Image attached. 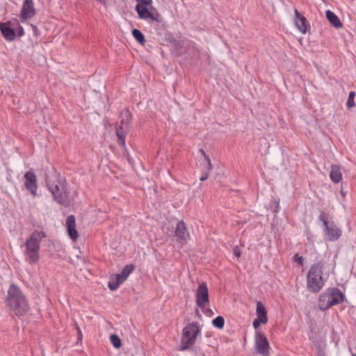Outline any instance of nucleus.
<instances>
[{"label":"nucleus","mask_w":356,"mask_h":356,"mask_svg":"<svg viewBox=\"0 0 356 356\" xmlns=\"http://www.w3.org/2000/svg\"><path fill=\"white\" fill-rule=\"evenodd\" d=\"M328 266L323 262L311 266L307 276V289L311 293H318L324 286L329 276Z\"/></svg>","instance_id":"1"},{"label":"nucleus","mask_w":356,"mask_h":356,"mask_svg":"<svg viewBox=\"0 0 356 356\" xmlns=\"http://www.w3.org/2000/svg\"><path fill=\"white\" fill-rule=\"evenodd\" d=\"M7 306L16 314L21 316L29 310L27 300L19 289L11 284L6 297Z\"/></svg>","instance_id":"2"},{"label":"nucleus","mask_w":356,"mask_h":356,"mask_svg":"<svg viewBox=\"0 0 356 356\" xmlns=\"http://www.w3.org/2000/svg\"><path fill=\"white\" fill-rule=\"evenodd\" d=\"M45 236V234L42 231H35L26 239L24 245V255L25 261L29 264H35L39 261L40 243Z\"/></svg>","instance_id":"3"},{"label":"nucleus","mask_w":356,"mask_h":356,"mask_svg":"<svg viewBox=\"0 0 356 356\" xmlns=\"http://www.w3.org/2000/svg\"><path fill=\"white\" fill-rule=\"evenodd\" d=\"M343 297V294L339 289H328L319 296L318 307L321 310H326L334 305L341 303Z\"/></svg>","instance_id":"4"},{"label":"nucleus","mask_w":356,"mask_h":356,"mask_svg":"<svg viewBox=\"0 0 356 356\" xmlns=\"http://www.w3.org/2000/svg\"><path fill=\"white\" fill-rule=\"evenodd\" d=\"M319 218L323 223L325 238L330 241L338 240L341 236V230L337 226L334 222L329 220L324 214H321Z\"/></svg>","instance_id":"5"},{"label":"nucleus","mask_w":356,"mask_h":356,"mask_svg":"<svg viewBox=\"0 0 356 356\" xmlns=\"http://www.w3.org/2000/svg\"><path fill=\"white\" fill-rule=\"evenodd\" d=\"M200 332V329L197 324L191 323L185 327L181 338V348L186 349L193 346Z\"/></svg>","instance_id":"6"},{"label":"nucleus","mask_w":356,"mask_h":356,"mask_svg":"<svg viewBox=\"0 0 356 356\" xmlns=\"http://www.w3.org/2000/svg\"><path fill=\"white\" fill-rule=\"evenodd\" d=\"M131 115L127 111L122 115L120 124L117 129V136L119 144L125 148V136L130 127Z\"/></svg>","instance_id":"7"},{"label":"nucleus","mask_w":356,"mask_h":356,"mask_svg":"<svg viewBox=\"0 0 356 356\" xmlns=\"http://www.w3.org/2000/svg\"><path fill=\"white\" fill-rule=\"evenodd\" d=\"M48 187L51 192L55 200L60 204L67 205L70 202L68 195L65 186L60 184H56L51 186L48 184Z\"/></svg>","instance_id":"8"},{"label":"nucleus","mask_w":356,"mask_h":356,"mask_svg":"<svg viewBox=\"0 0 356 356\" xmlns=\"http://www.w3.org/2000/svg\"><path fill=\"white\" fill-rule=\"evenodd\" d=\"M136 10L140 19L149 22H159L160 15L156 9H150L149 6H136Z\"/></svg>","instance_id":"9"},{"label":"nucleus","mask_w":356,"mask_h":356,"mask_svg":"<svg viewBox=\"0 0 356 356\" xmlns=\"http://www.w3.org/2000/svg\"><path fill=\"white\" fill-rule=\"evenodd\" d=\"M255 348L256 352L263 356L269 355L270 346L267 338L264 334L257 332L255 336Z\"/></svg>","instance_id":"10"},{"label":"nucleus","mask_w":356,"mask_h":356,"mask_svg":"<svg viewBox=\"0 0 356 356\" xmlns=\"http://www.w3.org/2000/svg\"><path fill=\"white\" fill-rule=\"evenodd\" d=\"M195 296L197 306L202 309L204 308L209 302V290L206 283L199 284Z\"/></svg>","instance_id":"11"},{"label":"nucleus","mask_w":356,"mask_h":356,"mask_svg":"<svg viewBox=\"0 0 356 356\" xmlns=\"http://www.w3.org/2000/svg\"><path fill=\"white\" fill-rule=\"evenodd\" d=\"M35 15L33 0H25L23 3L20 19L22 22L31 19Z\"/></svg>","instance_id":"12"},{"label":"nucleus","mask_w":356,"mask_h":356,"mask_svg":"<svg viewBox=\"0 0 356 356\" xmlns=\"http://www.w3.org/2000/svg\"><path fill=\"white\" fill-rule=\"evenodd\" d=\"M175 236L177 238L178 241L181 245L186 244L190 238L189 232H188L186 226L183 221H179L177 223L175 229Z\"/></svg>","instance_id":"13"},{"label":"nucleus","mask_w":356,"mask_h":356,"mask_svg":"<svg viewBox=\"0 0 356 356\" xmlns=\"http://www.w3.org/2000/svg\"><path fill=\"white\" fill-rule=\"evenodd\" d=\"M24 185L27 190H29L33 197L37 195V178L34 173L32 172H27L25 175Z\"/></svg>","instance_id":"14"},{"label":"nucleus","mask_w":356,"mask_h":356,"mask_svg":"<svg viewBox=\"0 0 356 356\" xmlns=\"http://www.w3.org/2000/svg\"><path fill=\"white\" fill-rule=\"evenodd\" d=\"M65 227L70 238L73 241H76L79 237V233L76 229V220L74 216L71 215L67 218Z\"/></svg>","instance_id":"15"},{"label":"nucleus","mask_w":356,"mask_h":356,"mask_svg":"<svg viewBox=\"0 0 356 356\" xmlns=\"http://www.w3.org/2000/svg\"><path fill=\"white\" fill-rule=\"evenodd\" d=\"M295 24L298 29L303 34L306 33L309 28L307 19L302 15L297 10H295Z\"/></svg>","instance_id":"16"},{"label":"nucleus","mask_w":356,"mask_h":356,"mask_svg":"<svg viewBox=\"0 0 356 356\" xmlns=\"http://www.w3.org/2000/svg\"><path fill=\"white\" fill-rule=\"evenodd\" d=\"M256 313H257V318L258 321L261 322V323L265 324L268 321V317H267V311L264 306V305L260 302H257V308H256Z\"/></svg>","instance_id":"17"},{"label":"nucleus","mask_w":356,"mask_h":356,"mask_svg":"<svg viewBox=\"0 0 356 356\" xmlns=\"http://www.w3.org/2000/svg\"><path fill=\"white\" fill-rule=\"evenodd\" d=\"M0 30L4 38L13 41L15 38V31L6 23H0Z\"/></svg>","instance_id":"18"},{"label":"nucleus","mask_w":356,"mask_h":356,"mask_svg":"<svg viewBox=\"0 0 356 356\" xmlns=\"http://www.w3.org/2000/svg\"><path fill=\"white\" fill-rule=\"evenodd\" d=\"M125 280H124L120 275L115 274L112 275L110 277V280L108 284V288L111 291H115L119 288L121 284H122Z\"/></svg>","instance_id":"19"},{"label":"nucleus","mask_w":356,"mask_h":356,"mask_svg":"<svg viewBox=\"0 0 356 356\" xmlns=\"http://www.w3.org/2000/svg\"><path fill=\"white\" fill-rule=\"evenodd\" d=\"M199 152L203 156L204 161L206 163L207 172H204V175H202L200 178V181H203L208 178L209 173L212 170V164H211V160L209 159V156L207 155V154L205 153V152L203 149H200Z\"/></svg>","instance_id":"20"},{"label":"nucleus","mask_w":356,"mask_h":356,"mask_svg":"<svg viewBox=\"0 0 356 356\" xmlns=\"http://www.w3.org/2000/svg\"><path fill=\"white\" fill-rule=\"evenodd\" d=\"M326 17L329 22L335 28L339 29L342 27V24L339 18L331 10H327L326 12Z\"/></svg>","instance_id":"21"},{"label":"nucleus","mask_w":356,"mask_h":356,"mask_svg":"<svg viewBox=\"0 0 356 356\" xmlns=\"http://www.w3.org/2000/svg\"><path fill=\"white\" fill-rule=\"evenodd\" d=\"M330 179L334 183H339L342 179V174L337 165H332L330 171Z\"/></svg>","instance_id":"22"},{"label":"nucleus","mask_w":356,"mask_h":356,"mask_svg":"<svg viewBox=\"0 0 356 356\" xmlns=\"http://www.w3.org/2000/svg\"><path fill=\"white\" fill-rule=\"evenodd\" d=\"M134 266L131 264L127 265L122 269V272L119 273L120 276H121L124 280H127L131 273L134 270Z\"/></svg>","instance_id":"23"},{"label":"nucleus","mask_w":356,"mask_h":356,"mask_svg":"<svg viewBox=\"0 0 356 356\" xmlns=\"http://www.w3.org/2000/svg\"><path fill=\"white\" fill-rule=\"evenodd\" d=\"M132 35L134 38L140 43L143 44L145 42V38L143 34L138 29H134L132 31Z\"/></svg>","instance_id":"24"},{"label":"nucleus","mask_w":356,"mask_h":356,"mask_svg":"<svg viewBox=\"0 0 356 356\" xmlns=\"http://www.w3.org/2000/svg\"><path fill=\"white\" fill-rule=\"evenodd\" d=\"M212 323L216 327L221 329L224 326L225 321L222 316H219L213 320Z\"/></svg>","instance_id":"25"},{"label":"nucleus","mask_w":356,"mask_h":356,"mask_svg":"<svg viewBox=\"0 0 356 356\" xmlns=\"http://www.w3.org/2000/svg\"><path fill=\"white\" fill-rule=\"evenodd\" d=\"M110 341L115 348H119L121 346V341L117 335L111 334L110 337Z\"/></svg>","instance_id":"26"},{"label":"nucleus","mask_w":356,"mask_h":356,"mask_svg":"<svg viewBox=\"0 0 356 356\" xmlns=\"http://www.w3.org/2000/svg\"><path fill=\"white\" fill-rule=\"evenodd\" d=\"M355 97V92L351 91L348 95V100H347V103H346L347 106L348 108H353L355 106V104L354 102Z\"/></svg>","instance_id":"27"},{"label":"nucleus","mask_w":356,"mask_h":356,"mask_svg":"<svg viewBox=\"0 0 356 356\" xmlns=\"http://www.w3.org/2000/svg\"><path fill=\"white\" fill-rule=\"evenodd\" d=\"M138 3L136 6H149L150 9H154V7L152 5V0H136Z\"/></svg>","instance_id":"28"},{"label":"nucleus","mask_w":356,"mask_h":356,"mask_svg":"<svg viewBox=\"0 0 356 356\" xmlns=\"http://www.w3.org/2000/svg\"><path fill=\"white\" fill-rule=\"evenodd\" d=\"M293 261L296 262L299 266H302L304 265V258L296 254L293 257Z\"/></svg>","instance_id":"29"},{"label":"nucleus","mask_w":356,"mask_h":356,"mask_svg":"<svg viewBox=\"0 0 356 356\" xmlns=\"http://www.w3.org/2000/svg\"><path fill=\"white\" fill-rule=\"evenodd\" d=\"M261 323V322H260L259 321H258L257 318H255L253 321V327L255 328V329H257L259 326H260V324Z\"/></svg>","instance_id":"30"},{"label":"nucleus","mask_w":356,"mask_h":356,"mask_svg":"<svg viewBox=\"0 0 356 356\" xmlns=\"http://www.w3.org/2000/svg\"><path fill=\"white\" fill-rule=\"evenodd\" d=\"M234 254L236 257H239L241 256V252L237 248L234 249Z\"/></svg>","instance_id":"31"},{"label":"nucleus","mask_w":356,"mask_h":356,"mask_svg":"<svg viewBox=\"0 0 356 356\" xmlns=\"http://www.w3.org/2000/svg\"><path fill=\"white\" fill-rule=\"evenodd\" d=\"M309 339L313 341V343L316 346H320V343L316 341L313 336H310Z\"/></svg>","instance_id":"32"},{"label":"nucleus","mask_w":356,"mask_h":356,"mask_svg":"<svg viewBox=\"0 0 356 356\" xmlns=\"http://www.w3.org/2000/svg\"><path fill=\"white\" fill-rule=\"evenodd\" d=\"M77 330H78V337H79V339L81 340L82 337H83L81 331L79 327H77Z\"/></svg>","instance_id":"33"},{"label":"nucleus","mask_w":356,"mask_h":356,"mask_svg":"<svg viewBox=\"0 0 356 356\" xmlns=\"http://www.w3.org/2000/svg\"><path fill=\"white\" fill-rule=\"evenodd\" d=\"M98 1H99L100 3H105L106 0H97Z\"/></svg>","instance_id":"34"},{"label":"nucleus","mask_w":356,"mask_h":356,"mask_svg":"<svg viewBox=\"0 0 356 356\" xmlns=\"http://www.w3.org/2000/svg\"><path fill=\"white\" fill-rule=\"evenodd\" d=\"M340 193L342 195V196H343V197L345 196V193L342 190H341Z\"/></svg>","instance_id":"35"},{"label":"nucleus","mask_w":356,"mask_h":356,"mask_svg":"<svg viewBox=\"0 0 356 356\" xmlns=\"http://www.w3.org/2000/svg\"><path fill=\"white\" fill-rule=\"evenodd\" d=\"M196 356H205V355L204 354H202V353H200L199 355H197Z\"/></svg>","instance_id":"36"},{"label":"nucleus","mask_w":356,"mask_h":356,"mask_svg":"<svg viewBox=\"0 0 356 356\" xmlns=\"http://www.w3.org/2000/svg\"><path fill=\"white\" fill-rule=\"evenodd\" d=\"M353 356H356V355H353Z\"/></svg>","instance_id":"37"}]
</instances>
